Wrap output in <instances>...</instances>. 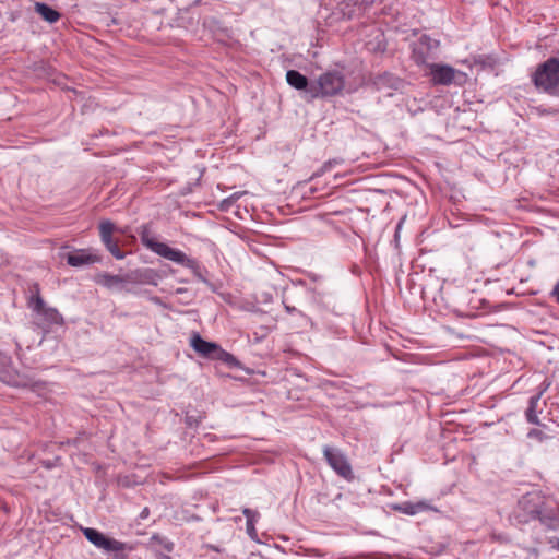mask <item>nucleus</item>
Here are the masks:
<instances>
[{
	"label": "nucleus",
	"mask_w": 559,
	"mask_h": 559,
	"mask_svg": "<svg viewBox=\"0 0 559 559\" xmlns=\"http://www.w3.org/2000/svg\"><path fill=\"white\" fill-rule=\"evenodd\" d=\"M518 508V516L523 522L539 520L545 525H551L556 521L552 510L547 508L546 497L539 490H533L522 496Z\"/></svg>",
	"instance_id": "obj_1"
},
{
	"label": "nucleus",
	"mask_w": 559,
	"mask_h": 559,
	"mask_svg": "<svg viewBox=\"0 0 559 559\" xmlns=\"http://www.w3.org/2000/svg\"><path fill=\"white\" fill-rule=\"evenodd\" d=\"M0 381L12 386H26L27 382L12 367L10 356L0 353Z\"/></svg>",
	"instance_id": "obj_8"
},
{
	"label": "nucleus",
	"mask_w": 559,
	"mask_h": 559,
	"mask_svg": "<svg viewBox=\"0 0 559 559\" xmlns=\"http://www.w3.org/2000/svg\"><path fill=\"white\" fill-rule=\"evenodd\" d=\"M396 510L405 513V514H408V515H414L418 512H421V511H425L428 509V504L425 503V502H417V503H412V502H404L400 506H396L395 507Z\"/></svg>",
	"instance_id": "obj_18"
},
{
	"label": "nucleus",
	"mask_w": 559,
	"mask_h": 559,
	"mask_svg": "<svg viewBox=\"0 0 559 559\" xmlns=\"http://www.w3.org/2000/svg\"><path fill=\"white\" fill-rule=\"evenodd\" d=\"M34 10L44 21L50 24L58 22L61 17V14L57 10L44 2H35Z\"/></svg>",
	"instance_id": "obj_14"
},
{
	"label": "nucleus",
	"mask_w": 559,
	"mask_h": 559,
	"mask_svg": "<svg viewBox=\"0 0 559 559\" xmlns=\"http://www.w3.org/2000/svg\"><path fill=\"white\" fill-rule=\"evenodd\" d=\"M31 292L32 296L29 297L27 305L34 312L35 323L37 326L43 330H48L53 325H62L63 317L56 308L46 306L40 296V288L37 283L32 286Z\"/></svg>",
	"instance_id": "obj_3"
},
{
	"label": "nucleus",
	"mask_w": 559,
	"mask_h": 559,
	"mask_svg": "<svg viewBox=\"0 0 559 559\" xmlns=\"http://www.w3.org/2000/svg\"><path fill=\"white\" fill-rule=\"evenodd\" d=\"M285 309H286L287 312L296 311V309L294 307H289L287 305H285Z\"/></svg>",
	"instance_id": "obj_28"
},
{
	"label": "nucleus",
	"mask_w": 559,
	"mask_h": 559,
	"mask_svg": "<svg viewBox=\"0 0 559 559\" xmlns=\"http://www.w3.org/2000/svg\"><path fill=\"white\" fill-rule=\"evenodd\" d=\"M116 247H118V241H116L115 243H112L111 246H109V247L107 248V250H108L109 252H111V250H115V249H116Z\"/></svg>",
	"instance_id": "obj_27"
},
{
	"label": "nucleus",
	"mask_w": 559,
	"mask_h": 559,
	"mask_svg": "<svg viewBox=\"0 0 559 559\" xmlns=\"http://www.w3.org/2000/svg\"><path fill=\"white\" fill-rule=\"evenodd\" d=\"M323 455L331 468L342 478L352 480L354 478L352 466L346 455L338 449L324 447Z\"/></svg>",
	"instance_id": "obj_7"
},
{
	"label": "nucleus",
	"mask_w": 559,
	"mask_h": 559,
	"mask_svg": "<svg viewBox=\"0 0 559 559\" xmlns=\"http://www.w3.org/2000/svg\"><path fill=\"white\" fill-rule=\"evenodd\" d=\"M551 295L555 296L559 302V283L554 287Z\"/></svg>",
	"instance_id": "obj_25"
},
{
	"label": "nucleus",
	"mask_w": 559,
	"mask_h": 559,
	"mask_svg": "<svg viewBox=\"0 0 559 559\" xmlns=\"http://www.w3.org/2000/svg\"><path fill=\"white\" fill-rule=\"evenodd\" d=\"M148 514H150V510H148V508H144V509L142 510V512L140 513V518H141V519H146V518L148 516Z\"/></svg>",
	"instance_id": "obj_26"
},
{
	"label": "nucleus",
	"mask_w": 559,
	"mask_h": 559,
	"mask_svg": "<svg viewBox=\"0 0 559 559\" xmlns=\"http://www.w3.org/2000/svg\"><path fill=\"white\" fill-rule=\"evenodd\" d=\"M110 253L118 260H122L126 257V254L120 250L119 246L116 247L115 250H111Z\"/></svg>",
	"instance_id": "obj_21"
},
{
	"label": "nucleus",
	"mask_w": 559,
	"mask_h": 559,
	"mask_svg": "<svg viewBox=\"0 0 559 559\" xmlns=\"http://www.w3.org/2000/svg\"><path fill=\"white\" fill-rule=\"evenodd\" d=\"M542 432L538 431V430H533L530 432V436L534 435V436H537V435H540Z\"/></svg>",
	"instance_id": "obj_29"
},
{
	"label": "nucleus",
	"mask_w": 559,
	"mask_h": 559,
	"mask_svg": "<svg viewBox=\"0 0 559 559\" xmlns=\"http://www.w3.org/2000/svg\"><path fill=\"white\" fill-rule=\"evenodd\" d=\"M235 202H231V200H229V197L224 199L221 203V209L222 210H228L230 205H233Z\"/></svg>",
	"instance_id": "obj_23"
},
{
	"label": "nucleus",
	"mask_w": 559,
	"mask_h": 559,
	"mask_svg": "<svg viewBox=\"0 0 559 559\" xmlns=\"http://www.w3.org/2000/svg\"><path fill=\"white\" fill-rule=\"evenodd\" d=\"M547 388H548V384L545 385V388L542 389L537 394L530 397L528 407L525 411V417L530 424L540 425V421L538 418V413H540L542 409H538V404H539V401H540L544 392L547 390Z\"/></svg>",
	"instance_id": "obj_12"
},
{
	"label": "nucleus",
	"mask_w": 559,
	"mask_h": 559,
	"mask_svg": "<svg viewBox=\"0 0 559 559\" xmlns=\"http://www.w3.org/2000/svg\"><path fill=\"white\" fill-rule=\"evenodd\" d=\"M416 62H423V60L419 58H416Z\"/></svg>",
	"instance_id": "obj_30"
},
{
	"label": "nucleus",
	"mask_w": 559,
	"mask_h": 559,
	"mask_svg": "<svg viewBox=\"0 0 559 559\" xmlns=\"http://www.w3.org/2000/svg\"><path fill=\"white\" fill-rule=\"evenodd\" d=\"M131 281L132 280H131L130 275L121 276V275H112V274H108V273L98 274L96 277V283L100 284L107 288H112L117 285H120L126 282H131Z\"/></svg>",
	"instance_id": "obj_16"
},
{
	"label": "nucleus",
	"mask_w": 559,
	"mask_h": 559,
	"mask_svg": "<svg viewBox=\"0 0 559 559\" xmlns=\"http://www.w3.org/2000/svg\"><path fill=\"white\" fill-rule=\"evenodd\" d=\"M215 358L224 361L229 367H237L239 365V361L236 359L234 355L223 350L221 347Z\"/></svg>",
	"instance_id": "obj_20"
},
{
	"label": "nucleus",
	"mask_w": 559,
	"mask_h": 559,
	"mask_svg": "<svg viewBox=\"0 0 559 559\" xmlns=\"http://www.w3.org/2000/svg\"><path fill=\"white\" fill-rule=\"evenodd\" d=\"M243 515L247 518V532L251 537L257 536L254 523L259 519L260 514L255 510L245 508L242 510Z\"/></svg>",
	"instance_id": "obj_19"
},
{
	"label": "nucleus",
	"mask_w": 559,
	"mask_h": 559,
	"mask_svg": "<svg viewBox=\"0 0 559 559\" xmlns=\"http://www.w3.org/2000/svg\"><path fill=\"white\" fill-rule=\"evenodd\" d=\"M139 235L142 243L157 255L163 257L169 261H173L190 270L198 269L199 265L197 260L189 258L185 252L178 249H174L169 247L167 243L157 241L152 236L150 227L147 225L141 226Z\"/></svg>",
	"instance_id": "obj_2"
},
{
	"label": "nucleus",
	"mask_w": 559,
	"mask_h": 559,
	"mask_svg": "<svg viewBox=\"0 0 559 559\" xmlns=\"http://www.w3.org/2000/svg\"><path fill=\"white\" fill-rule=\"evenodd\" d=\"M83 534L95 547L107 552H124L132 549V545L110 538L95 528L85 527Z\"/></svg>",
	"instance_id": "obj_6"
},
{
	"label": "nucleus",
	"mask_w": 559,
	"mask_h": 559,
	"mask_svg": "<svg viewBox=\"0 0 559 559\" xmlns=\"http://www.w3.org/2000/svg\"><path fill=\"white\" fill-rule=\"evenodd\" d=\"M100 258L90 250H78L67 255V262L71 266H83L99 262Z\"/></svg>",
	"instance_id": "obj_11"
},
{
	"label": "nucleus",
	"mask_w": 559,
	"mask_h": 559,
	"mask_svg": "<svg viewBox=\"0 0 559 559\" xmlns=\"http://www.w3.org/2000/svg\"><path fill=\"white\" fill-rule=\"evenodd\" d=\"M287 83L296 90H306L308 92V79L296 70H288L286 73Z\"/></svg>",
	"instance_id": "obj_17"
},
{
	"label": "nucleus",
	"mask_w": 559,
	"mask_h": 559,
	"mask_svg": "<svg viewBox=\"0 0 559 559\" xmlns=\"http://www.w3.org/2000/svg\"><path fill=\"white\" fill-rule=\"evenodd\" d=\"M333 163H334V162H332V160H330V162L325 163V164L322 166V168H321L320 173H321V174L325 173L328 169H330V168L332 167Z\"/></svg>",
	"instance_id": "obj_24"
},
{
	"label": "nucleus",
	"mask_w": 559,
	"mask_h": 559,
	"mask_svg": "<svg viewBox=\"0 0 559 559\" xmlns=\"http://www.w3.org/2000/svg\"><path fill=\"white\" fill-rule=\"evenodd\" d=\"M357 11V5L353 1H342L340 2L335 10L332 12V19L334 21L337 20H350Z\"/></svg>",
	"instance_id": "obj_13"
},
{
	"label": "nucleus",
	"mask_w": 559,
	"mask_h": 559,
	"mask_svg": "<svg viewBox=\"0 0 559 559\" xmlns=\"http://www.w3.org/2000/svg\"><path fill=\"white\" fill-rule=\"evenodd\" d=\"M245 194H247V191L235 192L231 195H229V200H231V202H236V201H238Z\"/></svg>",
	"instance_id": "obj_22"
},
{
	"label": "nucleus",
	"mask_w": 559,
	"mask_h": 559,
	"mask_svg": "<svg viewBox=\"0 0 559 559\" xmlns=\"http://www.w3.org/2000/svg\"><path fill=\"white\" fill-rule=\"evenodd\" d=\"M98 228H99L100 239H102L103 243L105 245L106 249L117 241V240H114V238H112V234H114V231L117 230V227L111 221H109V219L102 221L99 223Z\"/></svg>",
	"instance_id": "obj_15"
},
{
	"label": "nucleus",
	"mask_w": 559,
	"mask_h": 559,
	"mask_svg": "<svg viewBox=\"0 0 559 559\" xmlns=\"http://www.w3.org/2000/svg\"><path fill=\"white\" fill-rule=\"evenodd\" d=\"M433 84L449 85L454 81L456 70L448 64H428Z\"/></svg>",
	"instance_id": "obj_9"
},
{
	"label": "nucleus",
	"mask_w": 559,
	"mask_h": 559,
	"mask_svg": "<svg viewBox=\"0 0 559 559\" xmlns=\"http://www.w3.org/2000/svg\"><path fill=\"white\" fill-rule=\"evenodd\" d=\"M191 347L203 357H216L219 346L216 343L203 340L200 334L194 333L190 340Z\"/></svg>",
	"instance_id": "obj_10"
},
{
	"label": "nucleus",
	"mask_w": 559,
	"mask_h": 559,
	"mask_svg": "<svg viewBox=\"0 0 559 559\" xmlns=\"http://www.w3.org/2000/svg\"><path fill=\"white\" fill-rule=\"evenodd\" d=\"M345 85V79L338 71H329L319 76L314 84H311L308 93L311 97H325L338 94Z\"/></svg>",
	"instance_id": "obj_5"
},
{
	"label": "nucleus",
	"mask_w": 559,
	"mask_h": 559,
	"mask_svg": "<svg viewBox=\"0 0 559 559\" xmlns=\"http://www.w3.org/2000/svg\"><path fill=\"white\" fill-rule=\"evenodd\" d=\"M532 80L537 90L559 96V58L550 57L538 64Z\"/></svg>",
	"instance_id": "obj_4"
}]
</instances>
